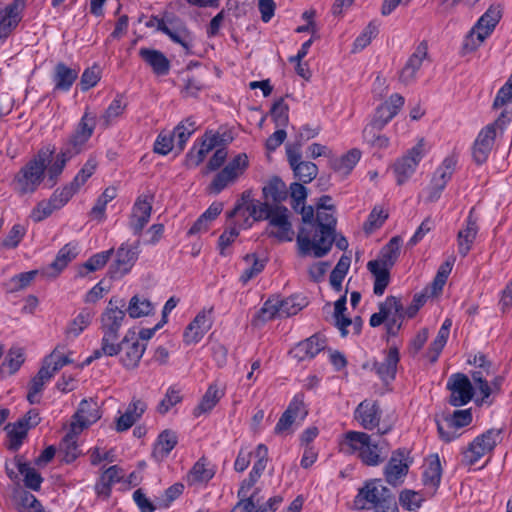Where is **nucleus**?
<instances>
[{
  "instance_id": "f257e3e1",
  "label": "nucleus",
  "mask_w": 512,
  "mask_h": 512,
  "mask_svg": "<svg viewBox=\"0 0 512 512\" xmlns=\"http://www.w3.org/2000/svg\"><path fill=\"white\" fill-rule=\"evenodd\" d=\"M329 196L320 198L313 227H302L297 236L299 253L303 256L313 255L317 258L326 255L335 240L336 218Z\"/></svg>"
},
{
  "instance_id": "f03ea898",
  "label": "nucleus",
  "mask_w": 512,
  "mask_h": 512,
  "mask_svg": "<svg viewBox=\"0 0 512 512\" xmlns=\"http://www.w3.org/2000/svg\"><path fill=\"white\" fill-rule=\"evenodd\" d=\"M339 451L344 455H354L367 466H378L389 453L385 440L375 441L370 435L360 431H347L338 441Z\"/></svg>"
},
{
  "instance_id": "7ed1b4c3",
  "label": "nucleus",
  "mask_w": 512,
  "mask_h": 512,
  "mask_svg": "<svg viewBox=\"0 0 512 512\" xmlns=\"http://www.w3.org/2000/svg\"><path fill=\"white\" fill-rule=\"evenodd\" d=\"M354 504L360 510H382L385 512H399L392 491L386 487L381 479H371L358 490Z\"/></svg>"
},
{
  "instance_id": "20e7f679",
  "label": "nucleus",
  "mask_w": 512,
  "mask_h": 512,
  "mask_svg": "<svg viewBox=\"0 0 512 512\" xmlns=\"http://www.w3.org/2000/svg\"><path fill=\"white\" fill-rule=\"evenodd\" d=\"M49 147L41 149L37 155L27 162L15 175L13 188L24 195L35 192L45 179L47 162L53 155Z\"/></svg>"
},
{
  "instance_id": "39448f33",
  "label": "nucleus",
  "mask_w": 512,
  "mask_h": 512,
  "mask_svg": "<svg viewBox=\"0 0 512 512\" xmlns=\"http://www.w3.org/2000/svg\"><path fill=\"white\" fill-rule=\"evenodd\" d=\"M429 149V144L424 138H421L413 147L408 149L403 156L394 162L392 170L398 185H402L407 182V180L415 173L419 163L428 153Z\"/></svg>"
},
{
  "instance_id": "423d86ee",
  "label": "nucleus",
  "mask_w": 512,
  "mask_h": 512,
  "mask_svg": "<svg viewBox=\"0 0 512 512\" xmlns=\"http://www.w3.org/2000/svg\"><path fill=\"white\" fill-rule=\"evenodd\" d=\"M124 319V310L113 305V300L111 299L101 316V328L103 331L102 350L107 356H115V349L112 347V342L117 339L118 331Z\"/></svg>"
},
{
  "instance_id": "0eeeda50",
  "label": "nucleus",
  "mask_w": 512,
  "mask_h": 512,
  "mask_svg": "<svg viewBox=\"0 0 512 512\" xmlns=\"http://www.w3.org/2000/svg\"><path fill=\"white\" fill-rule=\"evenodd\" d=\"M501 431L490 429L477 436L462 452V463L475 465L482 457L490 454L500 441Z\"/></svg>"
},
{
  "instance_id": "6e6552de",
  "label": "nucleus",
  "mask_w": 512,
  "mask_h": 512,
  "mask_svg": "<svg viewBox=\"0 0 512 512\" xmlns=\"http://www.w3.org/2000/svg\"><path fill=\"white\" fill-rule=\"evenodd\" d=\"M506 125L505 114L501 113L494 123L487 125L480 131L473 147V157L478 164L487 160L496 136L503 132Z\"/></svg>"
},
{
  "instance_id": "1a4fd4ad",
  "label": "nucleus",
  "mask_w": 512,
  "mask_h": 512,
  "mask_svg": "<svg viewBox=\"0 0 512 512\" xmlns=\"http://www.w3.org/2000/svg\"><path fill=\"white\" fill-rule=\"evenodd\" d=\"M115 355L120 354V362L126 368L138 366L145 350L146 344L138 340L135 330L130 329L119 344L112 342Z\"/></svg>"
},
{
  "instance_id": "9d476101",
  "label": "nucleus",
  "mask_w": 512,
  "mask_h": 512,
  "mask_svg": "<svg viewBox=\"0 0 512 512\" xmlns=\"http://www.w3.org/2000/svg\"><path fill=\"white\" fill-rule=\"evenodd\" d=\"M247 167L248 158L246 154H238L215 175L209 186L210 191L215 194L220 193L226 187L233 184Z\"/></svg>"
},
{
  "instance_id": "9b49d317",
  "label": "nucleus",
  "mask_w": 512,
  "mask_h": 512,
  "mask_svg": "<svg viewBox=\"0 0 512 512\" xmlns=\"http://www.w3.org/2000/svg\"><path fill=\"white\" fill-rule=\"evenodd\" d=\"M289 218L290 212L286 207L280 205L273 206L267 218L269 221L267 230L269 236L275 237L279 241H292L294 231Z\"/></svg>"
},
{
  "instance_id": "f8f14e48",
  "label": "nucleus",
  "mask_w": 512,
  "mask_h": 512,
  "mask_svg": "<svg viewBox=\"0 0 512 512\" xmlns=\"http://www.w3.org/2000/svg\"><path fill=\"white\" fill-rule=\"evenodd\" d=\"M95 125V117L86 112L63 149L70 152L73 157L79 154L92 136Z\"/></svg>"
},
{
  "instance_id": "ddd939ff",
  "label": "nucleus",
  "mask_w": 512,
  "mask_h": 512,
  "mask_svg": "<svg viewBox=\"0 0 512 512\" xmlns=\"http://www.w3.org/2000/svg\"><path fill=\"white\" fill-rule=\"evenodd\" d=\"M139 254V245L123 243L116 251L115 260L109 267L111 278L119 279L130 272Z\"/></svg>"
},
{
  "instance_id": "4468645a",
  "label": "nucleus",
  "mask_w": 512,
  "mask_h": 512,
  "mask_svg": "<svg viewBox=\"0 0 512 512\" xmlns=\"http://www.w3.org/2000/svg\"><path fill=\"white\" fill-rule=\"evenodd\" d=\"M447 388L450 391L449 403L452 406L460 407L469 403L474 395V389L469 378L461 373L453 374L447 381Z\"/></svg>"
},
{
  "instance_id": "2eb2a0df",
  "label": "nucleus",
  "mask_w": 512,
  "mask_h": 512,
  "mask_svg": "<svg viewBox=\"0 0 512 512\" xmlns=\"http://www.w3.org/2000/svg\"><path fill=\"white\" fill-rule=\"evenodd\" d=\"M471 421L472 413L470 409L456 410L450 417L445 418L443 422H438L439 435L444 441L450 442L459 436L457 433L458 429L469 425Z\"/></svg>"
},
{
  "instance_id": "dca6fc26",
  "label": "nucleus",
  "mask_w": 512,
  "mask_h": 512,
  "mask_svg": "<svg viewBox=\"0 0 512 512\" xmlns=\"http://www.w3.org/2000/svg\"><path fill=\"white\" fill-rule=\"evenodd\" d=\"M213 309L201 310L184 331L183 339L188 345L198 343L213 324Z\"/></svg>"
},
{
  "instance_id": "f3484780",
  "label": "nucleus",
  "mask_w": 512,
  "mask_h": 512,
  "mask_svg": "<svg viewBox=\"0 0 512 512\" xmlns=\"http://www.w3.org/2000/svg\"><path fill=\"white\" fill-rule=\"evenodd\" d=\"M409 469V464L404 450H396L392 453L388 463L384 468L386 481L393 486L403 483Z\"/></svg>"
},
{
  "instance_id": "a211bd4d",
  "label": "nucleus",
  "mask_w": 512,
  "mask_h": 512,
  "mask_svg": "<svg viewBox=\"0 0 512 512\" xmlns=\"http://www.w3.org/2000/svg\"><path fill=\"white\" fill-rule=\"evenodd\" d=\"M456 165L457 159L454 156H448L436 169L431 182V191L428 196L430 201H436L440 197L441 192L444 190L448 181L451 179Z\"/></svg>"
},
{
  "instance_id": "6ab92c4d",
  "label": "nucleus",
  "mask_w": 512,
  "mask_h": 512,
  "mask_svg": "<svg viewBox=\"0 0 512 512\" xmlns=\"http://www.w3.org/2000/svg\"><path fill=\"white\" fill-rule=\"evenodd\" d=\"M100 418L101 413L99 404L92 399H84L80 402L79 408L73 417V421L71 423L72 429L76 433H81L83 429L95 423Z\"/></svg>"
},
{
  "instance_id": "aec40b11",
  "label": "nucleus",
  "mask_w": 512,
  "mask_h": 512,
  "mask_svg": "<svg viewBox=\"0 0 512 512\" xmlns=\"http://www.w3.org/2000/svg\"><path fill=\"white\" fill-rule=\"evenodd\" d=\"M69 200V192L56 191L49 199L40 201L32 209L29 217L33 222H40L49 217L55 210L62 208Z\"/></svg>"
},
{
  "instance_id": "412c9836",
  "label": "nucleus",
  "mask_w": 512,
  "mask_h": 512,
  "mask_svg": "<svg viewBox=\"0 0 512 512\" xmlns=\"http://www.w3.org/2000/svg\"><path fill=\"white\" fill-rule=\"evenodd\" d=\"M404 105V98L400 94H393L389 100L381 104L371 121L377 130H382L389 121L395 117Z\"/></svg>"
},
{
  "instance_id": "4be33fe9",
  "label": "nucleus",
  "mask_w": 512,
  "mask_h": 512,
  "mask_svg": "<svg viewBox=\"0 0 512 512\" xmlns=\"http://www.w3.org/2000/svg\"><path fill=\"white\" fill-rule=\"evenodd\" d=\"M478 231L479 227L477 224V219L473 216V209H471L463 227L458 231L457 234L458 252L462 257L467 256V254L471 251Z\"/></svg>"
},
{
  "instance_id": "5701e85b",
  "label": "nucleus",
  "mask_w": 512,
  "mask_h": 512,
  "mask_svg": "<svg viewBox=\"0 0 512 512\" xmlns=\"http://www.w3.org/2000/svg\"><path fill=\"white\" fill-rule=\"evenodd\" d=\"M124 478V471L117 465L104 470L97 479L94 490L98 498L106 500L111 495L112 486Z\"/></svg>"
},
{
  "instance_id": "b1692460",
  "label": "nucleus",
  "mask_w": 512,
  "mask_h": 512,
  "mask_svg": "<svg viewBox=\"0 0 512 512\" xmlns=\"http://www.w3.org/2000/svg\"><path fill=\"white\" fill-rule=\"evenodd\" d=\"M442 476L440 458L437 454L429 455L423 465V484L430 495L437 490Z\"/></svg>"
},
{
  "instance_id": "393cba45",
  "label": "nucleus",
  "mask_w": 512,
  "mask_h": 512,
  "mask_svg": "<svg viewBox=\"0 0 512 512\" xmlns=\"http://www.w3.org/2000/svg\"><path fill=\"white\" fill-rule=\"evenodd\" d=\"M428 47L427 44L421 42L413 52V54L409 57L405 66L400 72L399 79L404 84L411 83L415 77L417 71L423 65V62L427 59Z\"/></svg>"
},
{
  "instance_id": "a878e982",
  "label": "nucleus",
  "mask_w": 512,
  "mask_h": 512,
  "mask_svg": "<svg viewBox=\"0 0 512 512\" xmlns=\"http://www.w3.org/2000/svg\"><path fill=\"white\" fill-rule=\"evenodd\" d=\"M379 310L386 318L388 331L395 333L401 326L404 314L400 300L394 296H389L380 304Z\"/></svg>"
},
{
  "instance_id": "bb28decb",
  "label": "nucleus",
  "mask_w": 512,
  "mask_h": 512,
  "mask_svg": "<svg viewBox=\"0 0 512 512\" xmlns=\"http://www.w3.org/2000/svg\"><path fill=\"white\" fill-rule=\"evenodd\" d=\"M380 413L375 401L364 400L357 406L354 417L364 429L372 430L379 425Z\"/></svg>"
},
{
  "instance_id": "cd10ccee",
  "label": "nucleus",
  "mask_w": 512,
  "mask_h": 512,
  "mask_svg": "<svg viewBox=\"0 0 512 512\" xmlns=\"http://www.w3.org/2000/svg\"><path fill=\"white\" fill-rule=\"evenodd\" d=\"M219 137L213 133H205L202 142L197 146L194 145L186 157V165L189 168L197 167L206 158L207 154L211 152L218 145Z\"/></svg>"
},
{
  "instance_id": "c85d7f7f",
  "label": "nucleus",
  "mask_w": 512,
  "mask_h": 512,
  "mask_svg": "<svg viewBox=\"0 0 512 512\" xmlns=\"http://www.w3.org/2000/svg\"><path fill=\"white\" fill-rule=\"evenodd\" d=\"M399 351L396 347H391L387 351L383 361H374L372 369L383 382L394 380L399 362Z\"/></svg>"
},
{
  "instance_id": "c756f323",
  "label": "nucleus",
  "mask_w": 512,
  "mask_h": 512,
  "mask_svg": "<svg viewBox=\"0 0 512 512\" xmlns=\"http://www.w3.org/2000/svg\"><path fill=\"white\" fill-rule=\"evenodd\" d=\"M152 205L147 198H139L133 207L129 226L134 234H139L147 225L151 216Z\"/></svg>"
},
{
  "instance_id": "7c9ffc66",
  "label": "nucleus",
  "mask_w": 512,
  "mask_h": 512,
  "mask_svg": "<svg viewBox=\"0 0 512 512\" xmlns=\"http://www.w3.org/2000/svg\"><path fill=\"white\" fill-rule=\"evenodd\" d=\"M326 346V341L320 335H313L310 338L298 343L291 354L299 360L312 359Z\"/></svg>"
},
{
  "instance_id": "2f4dec72",
  "label": "nucleus",
  "mask_w": 512,
  "mask_h": 512,
  "mask_svg": "<svg viewBox=\"0 0 512 512\" xmlns=\"http://www.w3.org/2000/svg\"><path fill=\"white\" fill-rule=\"evenodd\" d=\"M78 254L77 243H68L62 247L55 260L43 272L49 277L57 276Z\"/></svg>"
},
{
  "instance_id": "473e14b6",
  "label": "nucleus",
  "mask_w": 512,
  "mask_h": 512,
  "mask_svg": "<svg viewBox=\"0 0 512 512\" xmlns=\"http://www.w3.org/2000/svg\"><path fill=\"white\" fill-rule=\"evenodd\" d=\"M225 395V388L214 382L209 385L199 404L194 409V416L199 417L209 413Z\"/></svg>"
},
{
  "instance_id": "72a5a7b5",
  "label": "nucleus",
  "mask_w": 512,
  "mask_h": 512,
  "mask_svg": "<svg viewBox=\"0 0 512 512\" xmlns=\"http://www.w3.org/2000/svg\"><path fill=\"white\" fill-rule=\"evenodd\" d=\"M139 56L149 65L157 75H167L170 70V62L167 57L158 50L150 48H141Z\"/></svg>"
},
{
  "instance_id": "f704fd0d",
  "label": "nucleus",
  "mask_w": 512,
  "mask_h": 512,
  "mask_svg": "<svg viewBox=\"0 0 512 512\" xmlns=\"http://www.w3.org/2000/svg\"><path fill=\"white\" fill-rule=\"evenodd\" d=\"M98 167V160L94 155H91L85 162L83 167L76 174L72 182L65 186L62 190L69 192V198L71 197L87 182V180L95 173Z\"/></svg>"
},
{
  "instance_id": "c9c22d12",
  "label": "nucleus",
  "mask_w": 512,
  "mask_h": 512,
  "mask_svg": "<svg viewBox=\"0 0 512 512\" xmlns=\"http://www.w3.org/2000/svg\"><path fill=\"white\" fill-rule=\"evenodd\" d=\"M502 15L500 5H491L481 16L476 25V31H480L479 38L486 39L493 32Z\"/></svg>"
},
{
  "instance_id": "e433bc0d",
  "label": "nucleus",
  "mask_w": 512,
  "mask_h": 512,
  "mask_svg": "<svg viewBox=\"0 0 512 512\" xmlns=\"http://www.w3.org/2000/svg\"><path fill=\"white\" fill-rule=\"evenodd\" d=\"M78 77V70L70 68L64 63H58L54 68L53 83L54 89L67 92Z\"/></svg>"
},
{
  "instance_id": "4c0bfd02",
  "label": "nucleus",
  "mask_w": 512,
  "mask_h": 512,
  "mask_svg": "<svg viewBox=\"0 0 512 512\" xmlns=\"http://www.w3.org/2000/svg\"><path fill=\"white\" fill-rule=\"evenodd\" d=\"M147 405L142 400H133L127 407L124 414L117 419V431H126L142 416Z\"/></svg>"
},
{
  "instance_id": "58836bf2",
  "label": "nucleus",
  "mask_w": 512,
  "mask_h": 512,
  "mask_svg": "<svg viewBox=\"0 0 512 512\" xmlns=\"http://www.w3.org/2000/svg\"><path fill=\"white\" fill-rule=\"evenodd\" d=\"M367 269L374 277V293L378 296L383 295L390 282V268L383 265L381 261L371 260L367 263Z\"/></svg>"
},
{
  "instance_id": "ea45409f",
  "label": "nucleus",
  "mask_w": 512,
  "mask_h": 512,
  "mask_svg": "<svg viewBox=\"0 0 512 512\" xmlns=\"http://www.w3.org/2000/svg\"><path fill=\"white\" fill-rule=\"evenodd\" d=\"M246 208H250V196L244 193L235 208L228 214L239 228H248L253 222L251 210Z\"/></svg>"
},
{
  "instance_id": "a19ab883",
  "label": "nucleus",
  "mask_w": 512,
  "mask_h": 512,
  "mask_svg": "<svg viewBox=\"0 0 512 512\" xmlns=\"http://www.w3.org/2000/svg\"><path fill=\"white\" fill-rule=\"evenodd\" d=\"M493 107L495 109H503L501 113L505 114L506 124L510 121L512 116V74L506 83L499 89Z\"/></svg>"
},
{
  "instance_id": "79ce46f5",
  "label": "nucleus",
  "mask_w": 512,
  "mask_h": 512,
  "mask_svg": "<svg viewBox=\"0 0 512 512\" xmlns=\"http://www.w3.org/2000/svg\"><path fill=\"white\" fill-rule=\"evenodd\" d=\"M70 152L65 151L62 149V151L54 158L53 161H51V158L47 162V184L49 187H53L58 177L63 172V169L66 165V163L72 158Z\"/></svg>"
},
{
  "instance_id": "37998d69",
  "label": "nucleus",
  "mask_w": 512,
  "mask_h": 512,
  "mask_svg": "<svg viewBox=\"0 0 512 512\" xmlns=\"http://www.w3.org/2000/svg\"><path fill=\"white\" fill-rule=\"evenodd\" d=\"M177 444V436L174 432L165 430L159 436L153 449V457L162 461L174 449Z\"/></svg>"
},
{
  "instance_id": "c03bdc74",
  "label": "nucleus",
  "mask_w": 512,
  "mask_h": 512,
  "mask_svg": "<svg viewBox=\"0 0 512 512\" xmlns=\"http://www.w3.org/2000/svg\"><path fill=\"white\" fill-rule=\"evenodd\" d=\"M197 130V124L193 117L181 121L173 130L172 135L176 141V148L181 152L189 138Z\"/></svg>"
},
{
  "instance_id": "a18cd8bd",
  "label": "nucleus",
  "mask_w": 512,
  "mask_h": 512,
  "mask_svg": "<svg viewBox=\"0 0 512 512\" xmlns=\"http://www.w3.org/2000/svg\"><path fill=\"white\" fill-rule=\"evenodd\" d=\"M94 314L91 310L84 308L78 315L69 322L65 334L67 339L78 337L91 323Z\"/></svg>"
},
{
  "instance_id": "49530a36",
  "label": "nucleus",
  "mask_w": 512,
  "mask_h": 512,
  "mask_svg": "<svg viewBox=\"0 0 512 512\" xmlns=\"http://www.w3.org/2000/svg\"><path fill=\"white\" fill-rule=\"evenodd\" d=\"M274 318H281L279 296H273L265 301L262 308L255 315L253 323L259 325Z\"/></svg>"
},
{
  "instance_id": "de8ad7c7",
  "label": "nucleus",
  "mask_w": 512,
  "mask_h": 512,
  "mask_svg": "<svg viewBox=\"0 0 512 512\" xmlns=\"http://www.w3.org/2000/svg\"><path fill=\"white\" fill-rule=\"evenodd\" d=\"M21 14L10 6L0 8V38L7 37L21 21Z\"/></svg>"
},
{
  "instance_id": "09e8293b",
  "label": "nucleus",
  "mask_w": 512,
  "mask_h": 512,
  "mask_svg": "<svg viewBox=\"0 0 512 512\" xmlns=\"http://www.w3.org/2000/svg\"><path fill=\"white\" fill-rule=\"evenodd\" d=\"M16 466L19 473L23 476L24 484L27 488L37 491L41 487L43 478L29 463L21 459L16 460Z\"/></svg>"
},
{
  "instance_id": "8fccbe9b",
  "label": "nucleus",
  "mask_w": 512,
  "mask_h": 512,
  "mask_svg": "<svg viewBox=\"0 0 512 512\" xmlns=\"http://www.w3.org/2000/svg\"><path fill=\"white\" fill-rule=\"evenodd\" d=\"M401 239L399 237H393L381 250L379 258L375 261H381V263L391 268L397 261L400 255Z\"/></svg>"
},
{
  "instance_id": "3c124183",
  "label": "nucleus",
  "mask_w": 512,
  "mask_h": 512,
  "mask_svg": "<svg viewBox=\"0 0 512 512\" xmlns=\"http://www.w3.org/2000/svg\"><path fill=\"white\" fill-rule=\"evenodd\" d=\"M263 194L267 201L281 202L287 197L285 183L278 177H274L263 187Z\"/></svg>"
},
{
  "instance_id": "603ef678",
  "label": "nucleus",
  "mask_w": 512,
  "mask_h": 512,
  "mask_svg": "<svg viewBox=\"0 0 512 512\" xmlns=\"http://www.w3.org/2000/svg\"><path fill=\"white\" fill-rule=\"evenodd\" d=\"M153 311V304L144 296H133L128 304L127 312L131 318L148 316Z\"/></svg>"
},
{
  "instance_id": "864d4df0",
  "label": "nucleus",
  "mask_w": 512,
  "mask_h": 512,
  "mask_svg": "<svg viewBox=\"0 0 512 512\" xmlns=\"http://www.w3.org/2000/svg\"><path fill=\"white\" fill-rule=\"evenodd\" d=\"M113 249L102 251L91 256L79 269V275L85 276L89 272L102 269L111 258Z\"/></svg>"
},
{
  "instance_id": "5fc2aeb1",
  "label": "nucleus",
  "mask_w": 512,
  "mask_h": 512,
  "mask_svg": "<svg viewBox=\"0 0 512 512\" xmlns=\"http://www.w3.org/2000/svg\"><path fill=\"white\" fill-rule=\"evenodd\" d=\"M243 261L246 267L240 276V281L246 284L264 269L265 261L257 257L256 254H247Z\"/></svg>"
},
{
  "instance_id": "6e6d98bb",
  "label": "nucleus",
  "mask_w": 512,
  "mask_h": 512,
  "mask_svg": "<svg viewBox=\"0 0 512 512\" xmlns=\"http://www.w3.org/2000/svg\"><path fill=\"white\" fill-rule=\"evenodd\" d=\"M214 475V471L207 467L203 459L197 461L190 470L187 481L190 485L208 482Z\"/></svg>"
},
{
  "instance_id": "4d7b16f0",
  "label": "nucleus",
  "mask_w": 512,
  "mask_h": 512,
  "mask_svg": "<svg viewBox=\"0 0 512 512\" xmlns=\"http://www.w3.org/2000/svg\"><path fill=\"white\" fill-rule=\"evenodd\" d=\"M294 176L304 184L312 182L317 174L318 167L310 161L301 160L291 167Z\"/></svg>"
},
{
  "instance_id": "13d9d810",
  "label": "nucleus",
  "mask_w": 512,
  "mask_h": 512,
  "mask_svg": "<svg viewBox=\"0 0 512 512\" xmlns=\"http://www.w3.org/2000/svg\"><path fill=\"white\" fill-rule=\"evenodd\" d=\"M350 263L351 261L349 257L342 256L335 268L332 270L330 275V284L336 291L341 290L342 282L349 270Z\"/></svg>"
},
{
  "instance_id": "bf43d9fd",
  "label": "nucleus",
  "mask_w": 512,
  "mask_h": 512,
  "mask_svg": "<svg viewBox=\"0 0 512 512\" xmlns=\"http://www.w3.org/2000/svg\"><path fill=\"white\" fill-rule=\"evenodd\" d=\"M79 433H76L73 429H72V424L70 425V431L65 435V437L63 438L61 444H60V449L61 451L64 452L65 456V461L67 462H71L73 460H75L79 454L78 452V446H77V442H76V438H77V435Z\"/></svg>"
},
{
  "instance_id": "052dcab7",
  "label": "nucleus",
  "mask_w": 512,
  "mask_h": 512,
  "mask_svg": "<svg viewBox=\"0 0 512 512\" xmlns=\"http://www.w3.org/2000/svg\"><path fill=\"white\" fill-rule=\"evenodd\" d=\"M126 108V102L124 101L123 97L118 96L116 97L108 106L105 113L101 117V120L103 121L104 125L108 127L113 122H115L124 112Z\"/></svg>"
},
{
  "instance_id": "680f3d73",
  "label": "nucleus",
  "mask_w": 512,
  "mask_h": 512,
  "mask_svg": "<svg viewBox=\"0 0 512 512\" xmlns=\"http://www.w3.org/2000/svg\"><path fill=\"white\" fill-rule=\"evenodd\" d=\"M361 157L358 149H352L334 162V169L342 174H348L355 167Z\"/></svg>"
},
{
  "instance_id": "e2e57ef3",
  "label": "nucleus",
  "mask_w": 512,
  "mask_h": 512,
  "mask_svg": "<svg viewBox=\"0 0 512 512\" xmlns=\"http://www.w3.org/2000/svg\"><path fill=\"white\" fill-rule=\"evenodd\" d=\"M346 310V296L339 298L334 304V321L342 336L347 335L346 328L351 325V319L344 315Z\"/></svg>"
},
{
  "instance_id": "0e129e2a",
  "label": "nucleus",
  "mask_w": 512,
  "mask_h": 512,
  "mask_svg": "<svg viewBox=\"0 0 512 512\" xmlns=\"http://www.w3.org/2000/svg\"><path fill=\"white\" fill-rule=\"evenodd\" d=\"M117 195V191L114 187H108L97 199V202L91 209V216L97 219H103L105 216V210L107 204L112 201Z\"/></svg>"
},
{
  "instance_id": "69168bd1",
  "label": "nucleus",
  "mask_w": 512,
  "mask_h": 512,
  "mask_svg": "<svg viewBox=\"0 0 512 512\" xmlns=\"http://www.w3.org/2000/svg\"><path fill=\"white\" fill-rule=\"evenodd\" d=\"M164 34H166L173 42L181 45L186 51L190 50L192 36L185 26L181 25L173 29L168 26L167 30L164 31Z\"/></svg>"
},
{
  "instance_id": "338daca9",
  "label": "nucleus",
  "mask_w": 512,
  "mask_h": 512,
  "mask_svg": "<svg viewBox=\"0 0 512 512\" xmlns=\"http://www.w3.org/2000/svg\"><path fill=\"white\" fill-rule=\"evenodd\" d=\"M306 305L304 298L289 297L286 299L280 298V317H289L296 315Z\"/></svg>"
},
{
  "instance_id": "774afa93",
  "label": "nucleus",
  "mask_w": 512,
  "mask_h": 512,
  "mask_svg": "<svg viewBox=\"0 0 512 512\" xmlns=\"http://www.w3.org/2000/svg\"><path fill=\"white\" fill-rule=\"evenodd\" d=\"M6 430L10 438L11 447L17 449L26 437L29 429L20 420H18L14 424L7 425Z\"/></svg>"
}]
</instances>
